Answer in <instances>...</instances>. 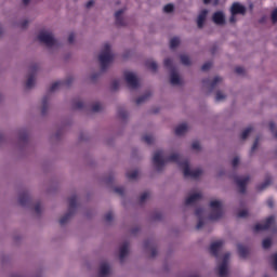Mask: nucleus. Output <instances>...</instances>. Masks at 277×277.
Listing matches in <instances>:
<instances>
[{
	"label": "nucleus",
	"mask_w": 277,
	"mask_h": 277,
	"mask_svg": "<svg viewBox=\"0 0 277 277\" xmlns=\"http://www.w3.org/2000/svg\"><path fill=\"white\" fill-rule=\"evenodd\" d=\"M98 62L103 71L107 70L109 64L114 62V54H111V45L109 43L104 44V48L98 56Z\"/></svg>",
	"instance_id": "f03ea898"
},
{
	"label": "nucleus",
	"mask_w": 277,
	"mask_h": 277,
	"mask_svg": "<svg viewBox=\"0 0 277 277\" xmlns=\"http://www.w3.org/2000/svg\"><path fill=\"white\" fill-rule=\"evenodd\" d=\"M181 44V39L179 37H174L170 40V49H176Z\"/></svg>",
	"instance_id": "7c9ffc66"
},
{
	"label": "nucleus",
	"mask_w": 277,
	"mask_h": 277,
	"mask_svg": "<svg viewBox=\"0 0 277 277\" xmlns=\"http://www.w3.org/2000/svg\"><path fill=\"white\" fill-rule=\"evenodd\" d=\"M164 68H168L169 70H174V67L172 66V61L170 58H166L164 62Z\"/></svg>",
	"instance_id": "e433bc0d"
},
{
	"label": "nucleus",
	"mask_w": 277,
	"mask_h": 277,
	"mask_svg": "<svg viewBox=\"0 0 277 277\" xmlns=\"http://www.w3.org/2000/svg\"><path fill=\"white\" fill-rule=\"evenodd\" d=\"M118 116H119V118H121L122 120H124V119L129 116V114H128L127 110H124V109H119Z\"/></svg>",
	"instance_id": "a19ab883"
},
{
	"label": "nucleus",
	"mask_w": 277,
	"mask_h": 277,
	"mask_svg": "<svg viewBox=\"0 0 277 277\" xmlns=\"http://www.w3.org/2000/svg\"><path fill=\"white\" fill-rule=\"evenodd\" d=\"M122 14H124V9H121L115 13V23L118 27H124V25H127L124 23V18L122 17Z\"/></svg>",
	"instance_id": "dca6fc26"
},
{
	"label": "nucleus",
	"mask_w": 277,
	"mask_h": 277,
	"mask_svg": "<svg viewBox=\"0 0 277 277\" xmlns=\"http://www.w3.org/2000/svg\"><path fill=\"white\" fill-rule=\"evenodd\" d=\"M187 133V123H181L175 128V135H185Z\"/></svg>",
	"instance_id": "a878e982"
},
{
	"label": "nucleus",
	"mask_w": 277,
	"mask_h": 277,
	"mask_svg": "<svg viewBox=\"0 0 277 277\" xmlns=\"http://www.w3.org/2000/svg\"><path fill=\"white\" fill-rule=\"evenodd\" d=\"M101 109H103V106L101 105V103H95L92 105V111L96 113V111H101Z\"/></svg>",
	"instance_id": "37998d69"
},
{
	"label": "nucleus",
	"mask_w": 277,
	"mask_h": 277,
	"mask_svg": "<svg viewBox=\"0 0 277 277\" xmlns=\"http://www.w3.org/2000/svg\"><path fill=\"white\" fill-rule=\"evenodd\" d=\"M224 98H226V95H224V94L222 93V91L216 92V97H215V100H216L217 102L224 101Z\"/></svg>",
	"instance_id": "de8ad7c7"
},
{
	"label": "nucleus",
	"mask_w": 277,
	"mask_h": 277,
	"mask_svg": "<svg viewBox=\"0 0 277 277\" xmlns=\"http://www.w3.org/2000/svg\"><path fill=\"white\" fill-rule=\"evenodd\" d=\"M28 25H29V21H27V19H25V21H23V22L21 23L22 29L27 28Z\"/></svg>",
	"instance_id": "680f3d73"
},
{
	"label": "nucleus",
	"mask_w": 277,
	"mask_h": 277,
	"mask_svg": "<svg viewBox=\"0 0 277 277\" xmlns=\"http://www.w3.org/2000/svg\"><path fill=\"white\" fill-rule=\"evenodd\" d=\"M192 148L193 150H200V142L198 141L193 142Z\"/></svg>",
	"instance_id": "603ef678"
},
{
	"label": "nucleus",
	"mask_w": 277,
	"mask_h": 277,
	"mask_svg": "<svg viewBox=\"0 0 277 277\" xmlns=\"http://www.w3.org/2000/svg\"><path fill=\"white\" fill-rule=\"evenodd\" d=\"M163 12H166L167 14H170L171 12H174V4L169 3V4L164 5Z\"/></svg>",
	"instance_id": "4c0bfd02"
},
{
	"label": "nucleus",
	"mask_w": 277,
	"mask_h": 277,
	"mask_svg": "<svg viewBox=\"0 0 277 277\" xmlns=\"http://www.w3.org/2000/svg\"><path fill=\"white\" fill-rule=\"evenodd\" d=\"M170 83L172 85H180L181 84V78L179 77V74L174 70L171 71Z\"/></svg>",
	"instance_id": "b1692460"
},
{
	"label": "nucleus",
	"mask_w": 277,
	"mask_h": 277,
	"mask_svg": "<svg viewBox=\"0 0 277 277\" xmlns=\"http://www.w3.org/2000/svg\"><path fill=\"white\" fill-rule=\"evenodd\" d=\"M203 213H205V209H202V208H198L195 211V215L199 220L197 223V226H196L197 230H200V228H202V226H205V220L202 219Z\"/></svg>",
	"instance_id": "2eb2a0df"
},
{
	"label": "nucleus",
	"mask_w": 277,
	"mask_h": 277,
	"mask_svg": "<svg viewBox=\"0 0 277 277\" xmlns=\"http://www.w3.org/2000/svg\"><path fill=\"white\" fill-rule=\"evenodd\" d=\"M259 148V138H255L252 147H251V153H254Z\"/></svg>",
	"instance_id": "6e6d98bb"
},
{
	"label": "nucleus",
	"mask_w": 277,
	"mask_h": 277,
	"mask_svg": "<svg viewBox=\"0 0 277 277\" xmlns=\"http://www.w3.org/2000/svg\"><path fill=\"white\" fill-rule=\"evenodd\" d=\"M27 140H29V134L27 132H24L19 135L21 142H27Z\"/></svg>",
	"instance_id": "09e8293b"
},
{
	"label": "nucleus",
	"mask_w": 277,
	"mask_h": 277,
	"mask_svg": "<svg viewBox=\"0 0 277 277\" xmlns=\"http://www.w3.org/2000/svg\"><path fill=\"white\" fill-rule=\"evenodd\" d=\"M201 199H202V194L195 193L190 195L188 198H186L185 205L186 207H188V205H194V202H198V200H201Z\"/></svg>",
	"instance_id": "6ab92c4d"
},
{
	"label": "nucleus",
	"mask_w": 277,
	"mask_h": 277,
	"mask_svg": "<svg viewBox=\"0 0 277 277\" xmlns=\"http://www.w3.org/2000/svg\"><path fill=\"white\" fill-rule=\"evenodd\" d=\"M232 14H246V6L238 2L233 3L230 9Z\"/></svg>",
	"instance_id": "a211bd4d"
},
{
	"label": "nucleus",
	"mask_w": 277,
	"mask_h": 277,
	"mask_svg": "<svg viewBox=\"0 0 277 277\" xmlns=\"http://www.w3.org/2000/svg\"><path fill=\"white\" fill-rule=\"evenodd\" d=\"M35 213H37V215H40L42 213V206L40 205V202H37L35 205Z\"/></svg>",
	"instance_id": "c03bdc74"
},
{
	"label": "nucleus",
	"mask_w": 277,
	"mask_h": 277,
	"mask_svg": "<svg viewBox=\"0 0 277 277\" xmlns=\"http://www.w3.org/2000/svg\"><path fill=\"white\" fill-rule=\"evenodd\" d=\"M92 5H94V0L87 2L85 8H92Z\"/></svg>",
	"instance_id": "69168bd1"
},
{
	"label": "nucleus",
	"mask_w": 277,
	"mask_h": 277,
	"mask_svg": "<svg viewBox=\"0 0 277 277\" xmlns=\"http://www.w3.org/2000/svg\"><path fill=\"white\" fill-rule=\"evenodd\" d=\"M31 71H32V74L28 77V79L26 81L27 90H31V88H34V85H36V72L38 71V65H32Z\"/></svg>",
	"instance_id": "9d476101"
},
{
	"label": "nucleus",
	"mask_w": 277,
	"mask_h": 277,
	"mask_svg": "<svg viewBox=\"0 0 277 277\" xmlns=\"http://www.w3.org/2000/svg\"><path fill=\"white\" fill-rule=\"evenodd\" d=\"M274 224H276V219L274 216H268L264 224L258 223L254 227H253V233H259L261 230H269V228H272V226H274Z\"/></svg>",
	"instance_id": "423d86ee"
},
{
	"label": "nucleus",
	"mask_w": 277,
	"mask_h": 277,
	"mask_svg": "<svg viewBox=\"0 0 277 277\" xmlns=\"http://www.w3.org/2000/svg\"><path fill=\"white\" fill-rule=\"evenodd\" d=\"M49 100H50V95H45L42 98V108H41L42 116H44V114L49 111Z\"/></svg>",
	"instance_id": "393cba45"
},
{
	"label": "nucleus",
	"mask_w": 277,
	"mask_h": 277,
	"mask_svg": "<svg viewBox=\"0 0 277 277\" xmlns=\"http://www.w3.org/2000/svg\"><path fill=\"white\" fill-rule=\"evenodd\" d=\"M238 217H248V210H240L238 212Z\"/></svg>",
	"instance_id": "5fc2aeb1"
},
{
	"label": "nucleus",
	"mask_w": 277,
	"mask_h": 277,
	"mask_svg": "<svg viewBox=\"0 0 277 277\" xmlns=\"http://www.w3.org/2000/svg\"><path fill=\"white\" fill-rule=\"evenodd\" d=\"M138 174L140 172H137V170L129 171L127 172V179H129L130 181H133L138 176Z\"/></svg>",
	"instance_id": "473e14b6"
},
{
	"label": "nucleus",
	"mask_w": 277,
	"mask_h": 277,
	"mask_svg": "<svg viewBox=\"0 0 277 277\" xmlns=\"http://www.w3.org/2000/svg\"><path fill=\"white\" fill-rule=\"evenodd\" d=\"M271 259H272V261H273L272 265H273L275 272H277V253H274V254L271 256Z\"/></svg>",
	"instance_id": "ea45409f"
},
{
	"label": "nucleus",
	"mask_w": 277,
	"mask_h": 277,
	"mask_svg": "<svg viewBox=\"0 0 277 277\" xmlns=\"http://www.w3.org/2000/svg\"><path fill=\"white\" fill-rule=\"evenodd\" d=\"M212 21L215 25H226V17L222 11L215 12L212 16Z\"/></svg>",
	"instance_id": "f8f14e48"
},
{
	"label": "nucleus",
	"mask_w": 277,
	"mask_h": 277,
	"mask_svg": "<svg viewBox=\"0 0 277 277\" xmlns=\"http://www.w3.org/2000/svg\"><path fill=\"white\" fill-rule=\"evenodd\" d=\"M249 181H250L249 175L243 176V177H239V176L235 177V183H236L240 194H246V189H247V185H248Z\"/></svg>",
	"instance_id": "1a4fd4ad"
},
{
	"label": "nucleus",
	"mask_w": 277,
	"mask_h": 277,
	"mask_svg": "<svg viewBox=\"0 0 277 277\" xmlns=\"http://www.w3.org/2000/svg\"><path fill=\"white\" fill-rule=\"evenodd\" d=\"M145 66L148 68V70H151V72H157V68H159L157 63L153 60L146 61Z\"/></svg>",
	"instance_id": "bb28decb"
},
{
	"label": "nucleus",
	"mask_w": 277,
	"mask_h": 277,
	"mask_svg": "<svg viewBox=\"0 0 277 277\" xmlns=\"http://www.w3.org/2000/svg\"><path fill=\"white\" fill-rule=\"evenodd\" d=\"M167 161L177 163L183 170V174L186 179H199V176H202L201 169L192 170L189 168V160L183 159V156L179 154H172L168 158H163V150H158L154 154L153 163L158 172H161L163 170V166H166Z\"/></svg>",
	"instance_id": "f257e3e1"
},
{
	"label": "nucleus",
	"mask_w": 277,
	"mask_h": 277,
	"mask_svg": "<svg viewBox=\"0 0 277 277\" xmlns=\"http://www.w3.org/2000/svg\"><path fill=\"white\" fill-rule=\"evenodd\" d=\"M142 140L145 142V144H153V142H155V138L150 134L144 135Z\"/></svg>",
	"instance_id": "f704fd0d"
},
{
	"label": "nucleus",
	"mask_w": 277,
	"mask_h": 277,
	"mask_svg": "<svg viewBox=\"0 0 277 277\" xmlns=\"http://www.w3.org/2000/svg\"><path fill=\"white\" fill-rule=\"evenodd\" d=\"M211 213L209 215L210 220H220L222 215H224V211L222 210V201L213 200L210 202Z\"/></svg>",
	"instance_id": "20e7f679"
},
{
	"label": "nucleus",
	"mask_w": 277,
	"mask_h": 277,
	"mask_svg": "<svg viewBox=\"0 0 277 277\" xmlns=\"http://www.w3.org/2000/svg\"><path fill=\"white\" fill-rule=\"evenodd\" d=\"M148 196H149L148 192H145L141 195L140 197L141 205H143V202H146V200H148Z\"/></svg>",
	"instance_id": "79ce46f5"
},
{
	"label": "nucleus",
	"mask_w": 277,
	"mask_h": 277,
	"mask_svg": "<svg viewBox=\"0 0 277 277\" xmlns=\"http://www.w3.org/2000/svg\"><path fill=\"white\" fill-rule=\"evenodd\" d=\"M267 207H269V209H274V199L273 198H268L266 201Z\"/></svg>",
	"instance_id": "bf43d9fd"
},
{
	"label": "nucleus",
	"mask_w": 277,
	"mask_h": 277,
	"mask_svg": "<svg viewBox=\"0 0 277 277\" xmlns=\"http://www.w3.org/2000/svg\"><path fill=\"white\" fill-rule=\"evenodd\" d=\"M74 109H83V102L81 101L75 102Z\"/></svg>",
	"instance_id": "8fccbe9b"
},
{
	"label": "nucleus",
	"mask_w": 277,
	"mask_h": 277,
	"mask_svg": "<svg viewBox=\"0 0 277 277\" xmlns=\"http://www.w3.org/2000/svg\"><path fill=\"white\" fill-rule=\"evenodd\" d=\"M123 75L129 88H131L132 90H137V88H140V81L137 80L135 74L131 71H124Z\"/></svg>",
	"instance_id": "0eeeda50"
},
{
	"label": "nucleus",
	"mask_w": 277,
	"mask_h": 277,
	"mask_svg": "<svg viewBox=\"0 0 277 277\" xmlns=\"http://www.w3.org/2000/svg\"><path fill=\"white\" fill-rule=\"evenodd\" d=\"M221 81L222 77L216 76L212 81H210L209 79H205L202 83L203 85H207L210 90H215V87L217 85V83H221Z\"/></svg>",
	"instance_id": "4468645a"
},
{
	"label": "nucleus",
	"mask_w": 277,
	"mask_h": 277,
	"mask_svg": "<svg viewBox=\"0 0 277 277\" xmlns=\"http://www.w3.org/2000/svg\"><path fill=\"white\" fill-rule=\"evenodd\" d=\"M275 129H276V123L271 122L269 123V130L272 131V133H274Z\"/></svg>",
	"instance_id": "0e129e2a"
},
{
	"label": "nucleus",
	"mask_w": 277,
	"mask_h": 277,
	"mask_svg": "<svg viewBox=\"0 0 277 277\" xmlns=\"http://www.w3.org/2000/svg\"><path fill=\"white\" fill-rule=\"evenodd\" d=\"M24 5H28L29 4V0H23Z\"/></svg>",
	"instance_id": "774afa93"
},
{
	"label": "nucleus",
	"mask_w": 277,
	"mask_h": 277,
	"mask_svg": "<svg viewBox=\"0 0 277 277\" xmlns=\"http://www.w3.org/2000/svg\"><path fill=\"white\" fill-rule=\"evenodd\" d=\"M272 22L275 24L277 23V9H275L273 12H272Z\"/></svg>",
	"instance_id": "4d7b16f0"
},
{
	"label": "nucleus",
	"mask_w": 277,
	"mask_h": 277,
	"mask_svg": "<svg viewBox=\"0 0 277 277\" xmlns=\"http://www.w3.org/2000/svg\"><path fill=\"white\" fill-rule=\"evenodd\" d=\"M180 60H181V63L184 65V66H189L192 64V61L189 60V56L185 55V54H182L180 56Z\"/></svg>",
	"instance_id": "2f4dec72"
},
{
	"label": "nucleus",
	"mask_w": 277,
	"mask_h": 277,
	"mask_svg": "<svg viewBox=\"0 0 277 277\" xmlns=\"http://www.w3.org/2000/svg\"><path fill=\"white\" fill-rule=\"evenodd\" d=\"M222 246H224V240H217V241L212 242L210 245V254H212V256L217 258Z\"/></svg>",
	"instance_id": "9b49d317"
},
{
	"label": "nucleus",
	"mask_w": 277,
	"mask_h": 277,
	"mask_svg": "<svg viewBox=\"0 0 277 277\" xmlns=\"http://www.w3.org/2000/svg\"><path fill=\"white\" fill-rule=\"evenodd\" d=\"M68 42H69V44H72V42H75V32L69 34Z\"/></svg>",
	"instance_id": "052dcab7"
},
{
	"label": "nucleus",
	"mask_w": 277,
	"mask_h": 277,
	"mask_svg": "<svg viewBox=\"0 0 277 277\" xmlns=\"http://www.w3.org/2000/svg\"><path fill=\"white\" fill-rule=\"evenodd\" d=\"M38 40L45 44V47H55V44H57V40H55L53 34L47 31H41L38 35Z\"/></svg>",
	"instance_id": "39448f33"
},
{
	"label": "nucleus",
	"mask_w": 277,
	"mask_h": 277,
	"mask_svg": "<svg viewBox=\"0 0 277 277\" xmlns=\"http://www.w3.org/2000/svg\"><path fill=\"white\" fill-rule=\"evenodd\" d=\"M230 259V253H225L223 256L222 263L217 267L219 276L226 277L228 276V261Z\"/></svg>",
	"instance_id": "6e6552de"
},
{
	"label": "nucleus",
	"mask_w": 277,
	"mask_h": 277,
	"mask_svg": "<svg viewBox=\"0 0 277 277\" xmlns=\"http://www.w3.org/2000/svg\"><path fill=\"white\" fill-rule=\"evenodd\" d=\"M144 248L145 250L150 249L151 252V259H155L157 256V248L153 246V240H145L144 241Z\"/></svg>",
	"instance_id": "4be33fe9"
},
{
	"label": "nucleus",
	"mask_w": 277,
	"mask_h": 277,
	"mask_svg": "<svg viewBox=\"0 0 277 277\" xmlns=\"http://www.w3.org/2000/svg\"><path fill=\"white\" fill-rule=\"evenodd\" d=\"M105 222H111L114 220V212H108L104 216Z\"/></svg>",
	"instance_id": "49530a36"
},
{
	"label": "nucleus",
	"mask_w": 277,
	"mask_h": 277,
	"mask_svg": "<svg viewBox=\"0 0 277 277\" xmlns=\"http://www.w3.org/2000/svg\"><path fill=\"white\" fill-rule=\"evenodd\" d=\"M262 246H263L264 250L272 248V239L265 238L262 242Z\"/></svg>",
	"instance_id": "c9c22d12"
},
{
	"label": "nucleus",
	"mask_w": 277,
	"mask_h": 277,
	"mask_svg": "<svg viewBox=\"0 0 277 277\" xmlns=\"http://www.w3.org/2000/svg\"><path fill=\"white\" fill-rule=\"evenodd\" d=\"M232 166H233V168H237L239 166V157H235L232 160Z\"/></svg>",
	"instance_id": "13d9d810"
},
{
	"label": "nucleus",
	"mask_w": 277,
	"mask_h": 277,
	"mask_svg": "<svg viewBox=\"0 0 277 277\" xmlns=\"http://www.w3.org/2000/svg\"><path fill=\"white\" fill-rule=\"evenodd\" d=\"M29 193L24 192L19 195L18 202L21 207H27V205H29Z\"/></svg>",
	"instance_id": "aec40b11"
},
{
	"label": "nucleus",
	"mask_w": 277,
	"mask_h": 277,
	"mask_svg": "<svg viewBox=\"0 0 277 277\" xmlns=\"http://www.w3.org/2000/svg\"><path fill=\"white\" fill-rule=\"evenodd\" d=\"M211 66H213V63L207 62V63H205V64L201 66V70H202L203 72H207V70H210Z\"/></svg>",
	"instance_id": "58836bf2"
},
{
	"label": "nucleus",
	"mask_w": 277,
	"mask_h": 277,
	"mask_svg": "<svg viewBox=\"0 0 277 277\" xmlns=\"http://www.w3.org/2000/svg\"><path fill=\"white\" fill-rule=\"evenodd\" d=\"M207 14H209V11L207 9L202 10L197 18V26L199 29H202L205 27V21H207Z\"/></svg>",
	"instance_id": "f3484780"
},
{
	"label": "nucleus",
	"mask_w": 277,
	"mask_h": 277,
	"mask_svg": "<svg viewBox=\"0 0 277 277\" xmlns=\"http://www.w3.org/2000/svg\"><path fill=\"white\" fill-rule=\"evenodd\" d=\"M272 185V179L267 177L264 183L258 186V192H263V189H267Z\"/></svg>",
	"instance_id": "c85d7f7f"
},
{
	"label": "nucleus",
	"mask_w": 277,
	"mask_h": 277,
	"mask_svg": "<svg viewBox=\"0 0 277 277\" xmlns=\"http://www.w3.org/2000/svg\"><path fill=\"white\" fill-rule=\"evenodd\" d=\"M238 254L240 259H247L248 254H250V249L243 245H238Z\"/></svg>",
	"instance_id": "5701e85b"
},
{
	"label": "nucleus",
	"mask_w": 277,
	"mask_h": 277,
	"mask_svg": "<svg viewBox=\"0 0 277 277\" xmlns=\"http://www.w3.org/2000/svg\"><path fill=\"white\" fill-rule=\"evenodd\" d=\"M150 96V93H145L144 95L140 96L138 98H136V105H142V103H146V101H148Z\"/></svg>",
	"instance_id": "c756f323"
},
{
	"label": "nucleus",
	"mask_w": 277,
	"mask_h": 277,
	"mask_svg": "<svg viewBox=\"0 0 277 277\" xmlns=\"http://www.w3.org/2000/svg\"><path fill=\"white\" fill-rule=\"evenodd\" d=\"M237 14H232L229 17V23H237Z\"/></svg>",
	"instance_id": "e2e57ef3"
},
{
	"label": "nucleus",
	"mask_w": 277,
	"mask_h": 277,
	"mask_svg": "<svg viewBox=\"0 0 277 277\" xmlns=\"http://www.w3.org/2000/svg\"><path fill=\"white\" fill-rule=\"evenodd\" d=\"M70 83H72V78H68L66 81H56L54 83H52V85L49 89V92H55V90H60V88H62V85H70Z\"/></svg>",
	"instance_id": "ddd939ff"
},
{
	"label": "nucleus",
	"mask_w": 277,
	"mask_h": 277,
	"mask_svg": "<svg viewBox=\"0 0 277 277\" xmlns=\"http://www.w3.org/2000/svg\"><path fill=\"white\" fill-rule=\"evenodd\" d=\"M115 193L119 194V196H124V187H122V186L116 187Z\"/></svg>",
	"instance_id": "3c124183"
},
{
	"label": "nucleus",
	"mask_w": 277,
	"mask_h": 277,
	"mask_svg": "<svg viewBox=\"0 0 277 277\" xmlns=\"http://www.w3.org/2000/svg\"><path fill=\"white\" fill-rule=\"evenodd\" d=\"M205 5H209L211 3V0H203Z\"/></svg>",
	"instance_id": "338daca9"
},
{
	"label": "nucleus",
	"mask_w": 277,
	"mask_h": 277,
	"mask_svg": "<svg viewBox=\"0 0 277 277\" xmlns=\"http://www.w3.org/2000/svg\"><path fill=\"white\" fill-rule=\"evenodd\" d=\"M243 72H246V69H243V67L238 66L235 68V74L236 75H243Z\"/></svg>",
	"instance_id": "864d4df0"
},
{
	"label": "nucleus",
	"mask_w": 277,
	"mask_h": 277,
	"mask_svg": "<svg viewBox=\"0 0 277 277\" xmlns=\"http://www.w3.org/2000/svg\"><path fill=\"white\" fill-rule=\"evenodd\" d=\"M109 274V264L103 263L100 266V276H107Z\"/></svg>",
	"instance_id": "cd10ccee"
},
{
	"label": "nucleus",
	"mask_w": 277,
	"mask_h": 277,
	"mask_svg": "<svg viewBox=\"0 0 277 277\" xmlns=\"http://www.w3.org/2000/svg\"><path fill=\"white\" fill-rule=\"evenodd\" d=\"M120 88V80H114L111 82V90L116 91Z\"/></svg>",
	"instance_id": "a18cd8bd"
},
{
	"label": "nucleus",
	"mask_w": 277,
	"mask_h": 277,
	"mask_svg": "<svg viewBox=\"0 0 277 277\" xmlns=\"http://www.w3.org/2000/svg\"><path fill=\"white\" fill-rule=\"evenodd\" d=\"M127 254H129V242H126L120 247L119 259H120L121 263H122V261H124Z\"/></svg>",
	"instance_id": "412c9836"
},
{
	"label": "nucleus",
	"mask_w": 277,
	"mask_h": 277,
	"mask_svg": "<svg viewBox=\"0 0 277 277\" xmlns=\"http://www.w3.org/2000/svg\"><path fill=\"white\" fill-rule=\"evenodd\" d=\"M250 133H252V127H249L242 131V133L240 135L241 140H247L248 135H250Z\"/></svg>",
	"instance_id": "72a5a7b5"
},
{
	"label": "nucleus",
	"mask_w": 277,
	"mask_h": 277,
	"mask_svg": "<svg viewBox=\"0 0 277 277\" xmlns=\"http://www.w3.org/2000/svg\"><path fill=\"white\" fill-rule=\"evenodd\" d=\"M68 202H69L68 212L63 217L60 219L61 226H64V224H68L70 217H72V215H75V211L77 210L76 195L71 196L68 199Z\"/></svg>",
	"instance_id": "7ed1b4c3"
}]
</instances>
